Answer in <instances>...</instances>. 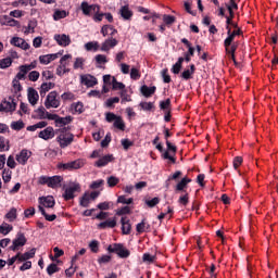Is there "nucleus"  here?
Returning a JSON list of instances; mask_svg holds the SVG:
<instances>
[{
	"label": "nucleus",
	"instance_id": "nucleus-1",
	"mask_svg": "<svg viewBox=\"0 0 278 278\" xmlns=\"http://www.w3.org/2000/svg\"><path fill=\"white\" fill-rule=\"evenodd\" d=\"M70 129V127L64 126L56 130V134H59L56 142H59L61 149H66V147L73 143L75 136L71 134Z\"/></svg>",
	"mask_w": 278,
	"mask_h": 278
},
{
	"label": "nucleus",
	"instance_id": "nucleus-2",
	"mask_svg": "<svg viewBox=\"0 0 278 278\" xmlns=\"http://www.w3.org/2000/svg\"><path fill=\"white\" fill-rule=\"evenodd\" d=\"M76 192H81V185H79V182H70L65 188L63 198L65 201H71V199H75Z\"/></svg>",
	"mask_w": 278,
	"mask_h": 278
},
{
	"label": "nucleus",
	"instance_id": "nucleus-3",
	"mask_svg": "<svg viewBox=\"0 0 278 278\" xmlns=\"http://www.w3.org/2000/svg\"><path fill=\"white\" fill-rule=\"evenodd\" d=\"M109 253H116L118 257L126 258L130 255L129 250H127L123 244L115 243L112 245H109L108 248Z\"/></svg>",
	"mask_w": 278,
	"mask_h": 278
},
{
	"label": "nucleus",
	"instance_id": "nucleus-4",
	"mask_svg": "<svg viewBox=\"0 0 278 278\" xmlns=\"http://www.w3.org/2000/svg\"><path fill=\"white\" fill-rule=\"evenodd\" d=\"M60 105V98H58V91H51L45 101V108L51 110V108L56 109Z\"/></svg>",
	"mask_w": 278,
	"mask_h": 278
},
{
	"label": "nucleus",
	"instance_id": "nucleus-5",
	"mask_svg": "<svg viewBox=\"0 0 278 278\" xmlns=\"http://www.w3.org/2000/svg\"><path fill=\"white\" fill-rule=\"evenodd\" d=\"M25 244H27V238H25V235L22 232H18L10 249L11 251H18V249H21V247H25Z\"/></svg>",
	"mask_w": 278,
	"mask_h": 278
},
{
	"label": "nucleus",
	"instance_id": "nucleus-6",
	"mask_svg": "<svg viewBox=\"0 0 278 278\" xmlns=\"http://www.w3.org/2000/svg\"><path fill=\"white\" fill-rule=\"evenodd\" d=\"M0 108L2 112H14L16 110V102L14 101V98L9 97L8 100L0 103Z\"/></svg>",
	"mask_w": 278,
	"mask_h": 278
},
{
	"label": "nucleus",
	"instance_id": "nucleus-7",
	"mask_svg": "<svg viewBox=\"0 0 278 278\" xmlns=\"http://www.w3.org/2000/svg\"><path fill=\"white\" fill-rule=\"evenodd\" d=\"M80 83L84 84V86H87V88H93V86H97L98 84L97 78L90 74L81 75Z\"/></svg>",
	"mask_w": 278,
	"mask_h": 278
},
{
	"label": "nucleus",
	"instance_id": "nucleus-8",
	"mask_svg": "<svg viewBox=\"0 0 278 278\" xmlns=\"http://www.w3.org/2000/svg\"><path fill=\"white\" fill-rule=\"evenodd\" d=\"M81 11L83 14H85V16H90V12H99V10H101V8L97 4H88V2H83L81 5Z\"/></svg>",
	"mask_w": 278,
	"mask_h": 278
},
{
	"label": "nucleus",
	"instance_id": "nucleus-9",
	"mask_svg": "<svg viewBox=\"0 0 278 278\" xmlns=\"http://www.w3.org/2000/svg\"><path fill=\"white\" fill-rule=\"evenodd\" d=\"M84 164L85 163L83 160H76V161L63 164L62 167L65 170H77L79 168H83Z\"/></svg>",
	"mask_w": 278,
	"mask_h": 278
},
{
	"label": "nucleus",
	"instance_id": "nucleus-10",
	"mask_svg": "<svg viewBox=\"0 0 278 278\" xmlns=\"http://www.w3.org/2000/svg\"><path fill=\"white\" fill-rule=\"evenodd\" d=\"M27 97H28V102L30 105H36L40 99V96L38 94V91L36 89L29 87L27 89Z\"/></svg>",
	"mask_w": 278,
	"mask_h": 278
},
{
	"label": "nucleus",
	"instance_id": "nucleus-11",
	"mask_svg": "<svg viewBox=\"0 0 278 278\" xmlns=\"http://www.w3.org/2000/svg\"><path fill=\"white\" fill-rule=\"evenodd\" d=\"M11 45H13V47H18L20 49H23L24 51H27V49H29V43H27V41H25V39L20 38V37H13L11 39Z\"/></svg>",
	"mask_w": 278,
	"mask_h": 278
},
{
	"label": "nucleus",
	"instance_id": "nucleus-12",
	"mask_svg": "<svg viewBox=\"0 0 278 278\" xmlns=\"http://www.w3.org/2000/svg\"><path fill=\"white\" fill-rule=\"evenodd\" d=\"M121 225H122V233L124 236H129L131 233V222L127 217L121 218Z\"/></svg>",
	"mask_w": 278,
	"mask_h": 278
},
{
	"label": "nucleus",
	"instance_id": "nucleus-13",
	"mask_svg": "<svg viewBox=\"0 0 278 278\" xmlns=\"http://www.w3.org/2000/svg\"><path fill=\"white\" fill-rule=\"evenodd\" d=\"M116 45H118V40L111 37L102 43L101 51H105L108 53L110 51V49H114V47H116Z\"/></svg>",
	"mask_w": 278,
	"mask_h": 278
},
{
	"label": "nucleus",
	"instance_id": "nucleus-14",
	"mask_svg": "<svg viewBox=\"0 0 278 278\" xmlns=\"http://www.w3.org/2000/svg\"><path fill=\"white\" fill-rule=\"evenodd\" d=\"M54 40L60 47H68L71 45V37L68 35H54Z\"/></svg>",
	"mask_w": 278,
	"mask_h": 278
},
{
	"label": "nucleus",
	"instance_id": "nucleus-15",
	"mask_svg": "<svg viewBox=\"0 0 278 278\" xmlns=\"http://www.w3.org/2000/svg\"><path fill=\"white\" fill-rule=\"evenodd\" d=\"M29 157H31V152H29L27 150H22L20 152V154L16 155V162H18V164H22L23 166H25V164H27V160H29Z\"/></svg>",
	"mask_w": 278,
	"mask_h": 278
},
{
	"label": "nucleus",
	"instance_id": "nucleus-16",
	"mask_svg": "<svg viewBox=\"0 0 278 278\" xmlns=\"http://www.w3.org/2000/svg\"><path fill=\"white\" fill-rule=\"evenodd\" d=\"M39 203L43 207L51 208V207L55 206V199H53V197H51V195L41 197V198H39Z\"/></svg>",
	"mask_w": 278,
	"mask_h": 278
},
{
	"label": "nucleus",
	"instance_id": "nucleus-17",
	"mask_svg": "<svg viewBox=\"0 0 278 278\" xmlns=\"http://www.w3.org/2000/svg\"><path fill=\"white\" fill-rule=\"evenodd\" d=\"M55 136L53 127L49 126L39 132V138L42 140H51Z\"/></svg>",
	"mask_w": 278,
	"mask_h": 278
},
{
	"label": "nucleus",
	"instance_id": "nucleus-18",
	"mask_svg": "<svg viewBox=\"0 0 278 278\" xmlns=\"http://www.w3.org/2000/svg\"><path fill=\"white\" fill-rule=\"evenodd\" d=\"M114 161V155L112 154H108L102 156L99 161H97L94 163V166H97L98 168H102V166H108V164H110V162Z\"/></svg>",
	"mask_w": 278,
	"mask_h": 278
},
{
	"label": "nucleus",
	"instance_id": "nucleus-19",
	"mask_svg": "<svg viewBox=\"0 0 278 278\" xmlns=\"http://www.w3.org/2000/svg\"><path fill=\"white\" fill-rule=\"evenodd\" d=\"M58 58H60L59 53H54V54H46V55H41L39 58V62L41 64H51V62H53V60H58Z\"/></svg>",
	"mask_w": 278,
	"mask_h": 278
},
{
	"label": "nucleus",
	"instance_id": "nucleus-20",
	"mask_svg": "<svg viewBox=\"0 0 278 278\" xmlns=\"http://www.w3.org/2000/svg\"><path fill=\"white\" fill-rule=\"evenodd\" d=\"M226 29L228 30L227 31L228 37L224 41V47L226 51H229V47H231L236 37L231 34V27L227 26Z\"/></svg>",
	"mask_w": 278,
	"mask_h": 278
},
{
	"label": "nucleus",
	"instance_id": "nucleus-21",
	"mask_svg": "<svg viewBox=\"0 0 278 278\" xmlns=\"http://www.w3.org/2000/svg\"><path fill=\"white\" fill-rule=\"evenodd\" d=\"M36 255V249H31L29 252L24 254L17 253L18 262H27V260H31Z\"/></svg>",
	"mask_w": 278,
	"mask_h": 278
},
{
	"label": "nucleus",
	"instance_id": "nucleus-22",
	"mask_svg": "<svg viewBox=\"0 0 278 278\" xmlns=\"http://www.w3.org/2000/svg\"><path fill=\"white\" fill-rule=\"evenodd\" d=\"M119 14L125 21H129V18L134 16V13L131 12V10H129V5L122 7L119 10Z\"/></svg>",
	"mask_w": 278,
	"mask_h": 278
},
{
	"label": "nucleus",
	"instance_id": "nucleus-23",
	"mask_svg": "<svg viewBox=\"0 0 278 278\" xmlns=\"http://www.w3.org/2000/svg\"><path fill=\"white\" fill-rule=\"evenodd\" d=\"M62 176H53V177H50V180H49V185L48 187L49 188H60V186H62Z\"/></svg>",
	"mask_w": 278,
	"mask_h": 278
},
{
	"label": "nucleus",
	"instance_id": "nucleus-24",
	"mask_svg": "<svg viewBox=\"0 0 278 278\" xmlns=\"http://www.w3.org/2000/svg\"><path fill=\"white\" fill-rule=\"evenodd\" d=\"M52 88H55V84L53 83H43L40 87V96L45 97L49 90H52Z\"/></svg>",
	"mask_w": 278,
	"mask_h": 278
},
{
	"label": "nucleus",
	"instance_id": "nucleus-25",
	"mask_svg": "<svg viewBox=\"0 0 278 278\" xmlns=\"http://www.w3.org/2000/svg\"><path fill=\"white\" fill-rule=\"evenodd\" d=\"M155 90H156L155 86H153V87H148L147 85H143V86L141 87V94H143V97L149 98V97H151L152 94H155Z\"/></svg>",
	"mask_w": 278,
	"mask_h": 278
},
{
	"label": "nucleus",
	"instance_id": "nucleus-26",
	"mask_svg": "<svg viewBox=\"0 0 278 278\" xmlns=\"http://www.w3.org/2000/svg\"><path fill=\"white\" fill-rule=\"evenodd\" d=\"M73 58L71 54H65L61 58L60 64L63 68V73H68L71 70H68L66 66H68V61Z\"/></svg>",
	"mask_w": 278,
	"mask_h": 278
},
{
	"label": "nucleus",
	"instance_id": "nucleus-27",
	"mask_svg": "<svg viewBox=\"0 0 278 278\" xmlns=\"http://www.w3.org/2000/svg\"><path fill=\"white\" fill-rule=\"evenodd\" d=\"M18 71L20 72L16 74L15 79L21 81V79H25V76L27 75V73H29V70L26 65H21L18 67Z\"/></svg>",
	"mask_w": 278,
	"mask_h": 278
},
{
	"label": "nucleus",
	"instance_id": "nucleus-28",
	"mask_svg": "<svg viewBox=\"0 0 278 278\" xmlns=\"http://www.w3.org/2000/svg\"><path fill=\"white\" fill-rule=\"evenodd\" d=\"M38 207H39V212H41L42 216H45L46 220H48L49 223H53V220L58 218L56 214H52V215L47 214V211H45V207L42 205H39Z\"/></svg>",
	"mask_w": 278,
	"mask_h": 278
},
{
	"label": "nucleus",
	"instance_id": "nucleus-29",
	"mask_svg": "<svg viewBox=\"0 0 278 278\" xmlns=\"http://www.w3.org/2000/svg\"><path fill=\"white\" fill-rule=\"evenodd\" d=\"M190 181H192V179L190 178H182L176 186V190H178L179 192H181V190H185V188L190 184Z\"/></svg>",
	"mask_w": 278,
	"mask_h": 278
},
{
	"label": "nucleus",
	"instance_id": "nucleus-30",
	"mask_svg": "<svg viewBox=\"0 0 278 278\" xmlns=\"http://www.w3.org/2000/svg\"><path fill=\"white\" fill-rule=\"evenodd\" d=\"M21 90H23V86H21V81L14 78L12 81V91L14 92V94H18Z\"/></svg>",
	"mask_w": 278,
	"mask_h": 278
},
{
	"label": "nucleus",
	"instance_id": "nucleus-31",
	"mask_svg": "<svg viewBox=\"0 0 278 278\" xmlns=\"http://www.w3.org/2000/svg\"><path fill=\"white\" fill-rule=\"evenodd\" d=\"M13 227L12 225L8 224V223H3L0 226V233H3V236H8V233H10V231H12Z\"/></svg>",
	"mask_w": 278,
	"mask_h": 278
},
{
	"label": "nucleus",
	"instance_id": "nucleus-32",
	"mask_svg": "<svg viewBox=\"0 0 278 278\" xmlns=\"http://www.w3.org/2000/svg\"><path fill=\"white\" fill-rule=\"evenodd\" d=\"M114 127H116V129H121V131H125V122L123 121V117L118 116L115 121H114Z\"/></svg>",
	"mask_w": 278,
	"mask_h": 278
},
{
	"label": "nucleus",
	"instance_id": "nucleus-33",
	"mask_svg": "<svg viewBox=\"0 0 278 278\" xmlns=\"http://www.w3.org/2000/svg\"><path fill=\"white\" fill-rule=\"evenodd\" d=\"M86 51H99V42L97 41H90L85 45Z\"/></svg>",
	"mask_w": 278,
	"mask_h": 278
},
{
	"label": "nucleus",
	"instance_id": "nucleus-34",
	"mask_svg": "<svg viewBox=\"0 0 278 278\" xmlns=\"http://www.w3.org/2000/svg\"><path fill=\"white\" fill-rule=\"evenodd\" d=\"M11 128L14 129L15 131H21V129L25 128V123L23 121H17V122H12Z\"/></svg>",
	"mask_w": 278,
	"mask_h": 278
},
{
	"label": "nucleus",
	"instance_id": "nucleus-35",
	"mask_svg": "<svg viewBox=\"0 0 278 278\" xmlns=\"http://www.w3.org/2000/svg\"><path fill=\"white\" fill-rule=\"evenodd\" d=\"M2 179H3L4 184H10V181L12 180V170L3 169Z\"/></svg>",
	"mask_w": 278,
	"mask_h": 278
},
{
	"label": "nucleus",
	"instance_id": "nucleus-36",
	"mask_svg": "<svg viewBox=\"0 0 278 278\" xmlns=\"http://www.w3.org/2000/svg\"><path fill=\"white\" fill-rule=\"evenodd\" d=\"M71 121H73V117H71V116L58 117L56 124L61 125V127H64V126L68 125V123H71Z\"/></svg>",
	"mask_w": 278,
	"mask_h": 278
},
{
	"label": "nucleus",
	"instance_id": "nucleus-37",
	"mask_svg": "<svg viewBox=\"0 0 278 278\" xmlns=\"http://www.w3.org/2000/svg\"><path fill=\"white\" fill-rule=\"evenodd\" d=\"M36 113L38 114L40 121H45V118H47V115L49 114V112H47L43 106L38 108L36 110Z\"/></svg>",
	"mask_w": 278,
	"mask_h": 278
},
{
	"label": "nucleus",
	"instance_id": "nucleus-38",
	"mask_svg": "<svg viewBox=\"0 0 278 278\" xmlns=\"http://www.w3.org/2000/svg\"><path fill=\"white\" fill-rule=\"evenodd\" d=\"M112 86H113V90H124L125 89V84L117 81L115 77L112 78Z\"/></svg>",
	"mask_w": 278,
	"mask_h": 278
},
{
	"label": "nucleus",
	"instance_id": "nucleus-39",
	"mask_svg": "<svg viewBox=\"0 0 278 278\" xmlns=\"http://www.w3.org/2000/svg\"><path fill=\"white\" fill-rule=\"evenodd\" d=\"M5 218L10 223H14V220H16V208H11L10 212L5 215Z\"/></svg>",
	"mask_w": 278,
	"mask_h": 278
},
{
	"label": "nucleus",
	"instance_id": "nucleus-40",
	"mask_svg": "<svg viewBox=\"0 0 278 278\" xmlns=\"http://www.w3.org/2000/svg\"><path fill=\"white\" fill-rule=\"evenodd\" d=\"M86 63V59L84 58H77L74 62V68H81L84 71V64Z\"/></svg>",
	"mask_w": 278,
	"mask_h": 278
},
{
	"label": "nucleus",
	"instance_id": "nucleus-41",
	"mask_svg": "<svg viewBox=\"0 0 278 278\" xmlns=\"http://www.w3.org/2000/svg\"><path fill=\"white\" fill-rule=\"evenodd\" d=\"M81 207H88L90 205V194L85 193L80 199Z\"/></svg>",
	"mask_w": 278,
	"mask_h": 278
},
{
	"label": "nucleus",
	"instance_id": "nucleus-42",
	"mask_svg": "<svg viewBox=\"0 0 278 278\" xmlns=\"http://www.w3.org/2000/svg\"><path fill=\"white\" fill-rule=\"evenodd\" d=\"M12 66V59L5 58L0 61V68H10Z\"/></svg>",
	"mask_w": 278,
	"mask_h": 278
},
{
	"label": "nucleus",
	"instance_id": "nucleus-43",
	"mask_svg": "<svg viewBox=\"0 0 278 278\" xmlns=\"http://www.w3.org/2000/svg\"><path fill=\"white\" fill-rule=\"evenodd\" d=\"M66 16H67L66 11H60V10H58V11H55L54 14H53L54 21H60V20H62V18H66Z\"/></svg>",
	"mask_w": 278,
	"mask_h": 278
},
{
	"label": "nucleus",
	"instance_id": "nucleus-44",
	"mask_svg": "<svg viewBox=\"0 0 278 278\" xmlns=\"http://www.w3.org/2000/svg\"><path fill=\"white\" fill-rule=\"evenodd\" d=\"M40 78V73L38 71H33L28 74L29 81H38Z\"/></svg>",
	"mask_w": 278,
	"mask_h": 278
},
{
	"label": "nucleus",
	"instance_id": "nucleus-45",
	"mask_svg": "<svg viewBox=\"0 0 278 278\" xmlns=\"http://www.w3.org/2000/svg\"><path fill=\"white\" fill-rule=\"evenodd\" d=\"M175 16L173 15H167V14H164L163 15V22L165 23V25H173V23H175Z\"/></svg>",
	"mask_w": 278,
	"mask_h": 278
},
{
	"label": "nucleus",
	"instance_id": "nucleus-46",
	"mask_svg": "<svg viewBox=\"0 0 278 278\" xmlns=\"http://www.w3.org/2000/svg\"><path fill=\"white\" fill-rule=\"evenodd\" d=\"M118 181H121L118 178H116V176H111L108 178V186L109 188H114V186H116L118 184Z\"/></svg>",
	"mask_w": 278,
	"mask_h": 278
},
{
	"label": "nucleus",
	"instance_id": "nucleus-47",
	"mask_svg": "<svg viewBox=\"0 0 278 278\" xmlns=\"http://www.w3.org/2000/svg\"><path fill=\"white\" fill-rule=\"evenodd\" d=\"M60 270V268H58V265L52 263L47 267V273L48 275H53L55 273H58Z\"/></svg>",
	"mask_w": 278,
	"mask_h": 278
},
{
	"label": "nucleus",
	"instance_id": "nucleus-48",
	"mask_svg": "<svg viewBox=\"0 0 278 278\" xmlns=\"http://www.w3.org/2000/svg\"><path fill=\"white\" fill-rule=\"evenodd\" d=\"M117 203H123L124 205H131V203H134V199H128L125 198V195H121L118 199H117Z\"/></svg>",
	"mask_w": 278,
	"mask_h": 278
},
{
	"label": "nucleus",
	"instance_id": "nucleus-49",
	"mask_svg": "<svg viewBox=\"0 0 278 278\" xmlns=\"http://www.w3.org/2000/svg\"><path fill=\"white\" fill-rule=\"evenodd\" d=\"M89 248L92 253H99V241L93 240L89 243Z\"/></svg>",
	"mask_w": 278,
	"mask_h": 278
},
{
	"label": "nucleus",
	"instance_id": "nucleus-50",
	"mask_svg": "<svg viewBox=\"0 0 278 278\" xmlns=\"http://www.w3.org/2000/svg\"><path fill=\"white\" fill-rule=\"evenodd\" d=\"M61 99L63 101H73L75 99V94H73V92H64L62 96H61Z\"/></svg>",
	"mask_w": 278,
	"mask_h": 278
},
{
	"label": "nucleus",
	"instance_id": "nucleus-51",
	"mask_svg": "<svg viewBox=\"0 0 278 278\" xmlns=\"http://www.w3.org/2000/svg\"><path fill=\"white\" fill-rule=\"evenodd\" d=\"M112 29V26H110V25H104V26H102V28H101V34H102V36L105 38V36H110V34H111V30Z\"/></svg>",
	"mask_w": 278,
	"mask_h": 278
},
{
	"label": "nucleus",
	"instance_id": "nucleus-52",
	"mask_svg": "<svg viewBox=\"0 0 278 278\" xmlns=\"http://www.w3.org/2000/svg\"><path fill=\"white\" fill-rule=\"evenodd\" d=\"M121 97H122V103H127V102L131 101V97L129 94H127L126 90H122Z\"/></svg>",
	"mask_w": 278,
	"mask_h": 278
},
{
	"label": "nucleus",
	"instance_id": "nucleus-53",
	"mask_svg": "<svg viewBox=\"0 0 278 278\" xmlns=\"http://www.w3.org/2000/svg\"><path fill=\"white\" fill-rule=\"evenodd\" d=\"M157 203H160V198H153L152 200H147L146 204L149 207H155V205H157Z\"/></svg>",
	"mask_w": 278,
	"mask_h": 278
},
{
	"label": "nucleus",
	"instance_id": "nucleus-54",
	"mask_svg": "<svg viewBox=\"0 0 278 278\" xmlns=\"http://www.w3.org/2000/svg\"><path fill=\"white\" fill-rule=\"evenodd\" d=\"M96 62L98 64H105V63H108V58L103 54H98V55H96Z\"/></svg>",
	"mask_w": 278,
	"mask_h": 278
},
{
	"label": "nucleus",
	"instance_id": "nucleus-55",
	"mask_svg": "<svg viewBox=\"0 0 278 278\" xmlns=\"http://www.w3.org/2000/svg\"><path fill=\"white\" fill-rule=\"evenodd\" d=\"M105 118H106L108 123H115V121H116V118H118V116H116V114H114V113H106Z\"/></svg>",
	"mask_w": 278,
	"mask_h": 278
},
{
	"label": "nucleus",
	"instance_id": "nucleus-56",
	"mask_svg": "<svg viewBox=\"0 0 278 278\" xmlns=\"http://www.w3.org/2000/svg\"><path fill=\"white\" fill-rule=\"evenodd\" d=\"M146 228H147V224L144 223V219L141 223L137 224V227H136L137 232L139 233H144Z\"/></svg>",
	"mask_w": 278,
	"mask_h": 278
},
{
	"label": "nucleus",
	"instance_id": "nucleus-57",
	"mask_svg": "<svg viewBox=\"0 0 278 278\" xmlns=\"http://www.w3.org/2000/svg\"><path fill=\"white\" fill-rule=\"evenodd\" d=\"M143 262H148L149 264L155 262V256L154 255H151L149 253H146L143 254V257H142Z\"/></svg>",
	"mask_w": 278,
	"mask_h": 278
},
{
	"label": "nucleus",
	"instance_id": "nucleus-58",
	"mask_svg": "<svg viewBox=\"0 0 278 278\" xmlns=\"http://www.w3.org/2000/svg\"><path fill=\"white\" fill-rule=\"evenodd\" d=\"M7 166H9V168H16V161H14V156L10 155L8 157Z\"/></svg>",
	"mask_w": 278,
	"mask_h": 278
},
{
	"label": "nucleus",
	"instance_id": "nucleus-59",
	"mask_svg": "<svg viewBox=\"0 0 278 278\" xmlns=\"http://www.w3.org/2000/svg\"><path fill=\"white\" fill-rule=\"evenodd\" d=\"M170 108V99H166L165 101L160 102L161 110H168Z\"/></svg>",
	"mask_w": 278,
	"mask_h": 278
},
{
	"label": "nucleus",
	"instance_id": "nucleus-60",
	"mask_svg": "<svg viewBox=\"0 0 278 278\" xmlns=\"http://www.w3.org/2000/svg\"><path fill=\"white\" fill-rule=\"evenodd\" d=\"M140 108H142L146 111H151L153 110V103L152 102H141Z\"/></svg>",
	"mask_w": 278,
	"mask_h": 278
},
{
	"label": "nucleus",
	"instance_id": "nucleus-61",
	"mask_svg": "<svg viewBox=\"0 0 278 278\" xmlns=\"http://www.w3.org/2000/svg\"><path fill=\"white\" fill-rule=\"evenodd\" d=\"M122 146L124 147L125 151H127L129 147H134V142L129 139H122Z\"/></svg>",
	"mask_w": 278,
	"mask_h": 278
},
{
	"label": "nucleus",
	"instance_id": "nucleus-62",
	"mask_svg": "<svg viewBox=\"0 0 278 278\" xmlns=\"http://www.w3.org/2000/svg\"><path fill=\"white\" fill-rule=\"evenodd\" d=\"M189 200L190 198L188 197V193H186L179 198L178 203H180V205H188Z\"/></svg>",
	"mask_w": 278,
	"mask_h": 278
},
{
	"label": "nucleus",
	"instance_id": "nucleus-63",
	"mask_svg": "<svg viewBox=\"0 0 278 278\" xmlns=\"http://www.w3.org/2000/svg\"><path fill=\"white\" fill-rule=\"evenodd\" d=\"M241 164H242V156H236L233 159V168L235 169L240 168Z\"/></svg>",
	"mask_w": 278,
	"mask_h": 278
},
{
	"label": "nucleus",
	"instance_id": "nucleus-64",
	"mask_svg": "<svg viewBox=\"0 0 278 278\" xmlns=\"http://www.w3.org/2000/svg\"><path fill=\"white\" fill-rule=\"evenodd\" d=\"M140 77V72H138L137 68L132 67L130 71V78L131 79H139Z\"/></svg>",
	"mask_w": 278,
	"mask_h": 278
}]
</instances>
